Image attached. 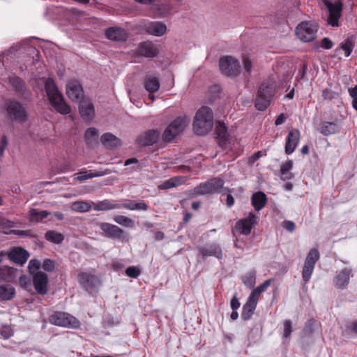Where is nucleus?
Segmentation results:
<instances>
[{
	"label": "nucleus",
	"instance_id": "1",
	"mask_svg": "<svg viewBox=\"0 0 357 357\" xmlns=\"http://www.w3.org/2000/svg\"><path fill=\"white\" fill-rule=\"evenodd\" d=\"M45 89L52 106L61 114L70 112V107L66 102L62 93L59 91L54 81L48 78L45 83Z\"/></svg>",
	"mask_w": 357,
	"mask_h": 357
},
{
	"label": "nucleus",
	"instance_id": "2",
	"mask_svg": "<svg viewBox=\"0 0 357 357\" xmlns=\"http://www.w3.org/2000/svg\"><path fill=\"white\" fill-rule=\"evenodd\" d=\"M213 126V114L207 106L202 107L196 113L193 121V129L198 135H204L211 130Z\"/></svg>",
	"mask_w": 357,
	"mask_h": 357
},
{
	"label": "nucleus",
	"instance_id": "3",
	"mask_svg": "<svg viewBox=\"0 0 357 357\" xmlns=\"http://www.w3.org/2000/svg\"><path fill=\"white\" fill-rule=\"evenodd\" d=\"M7 117L11 121L23 124L29 118L28 112L25 106L15 100H7L4 103Z\"/></svg>",
	"mask_w": 357,
	"mask_h": 357
},
{
	"label": "nucleus",
	"instance_id": "4",
	"mask_svg": "<svg viewBox=\"0 0 357 357\" xmlns=\"http://www.w3.org/2000/svg\"><path fill=\"white\" fill-rule=\"evenodd\" d=\"M190 123V119L185 116H179L172 121L162 134L164 141L170 142L176 136L182 133Z\"/></svg>",
	"mask_w": 357,
	"mask_h": 357
},
{
	"label": "nucleus",
	"instance_id": "5",
	"mask_svg": "<svg viewBox=\"0 0 357 357\" xmlns=\"http://www.w3.org/2000/svg\"><path fill=\"white\" fill-rule=\"evenodd\" d=\"M77 280L81 287L89 294L96 292L101 285L100 280L96 275L87 272L79 273Z\"/></svg>",
	"mask_w": 357,
	"mask_h": 357
},
{
	"label": "nucleus",
	"instance_id": "6",
	"mask_svg": "<svg viewBox=\"0 0 357 357\" xmlns=\"http://www.w3.org/2000/svg\"><path fill=\"white\" fill-rule=\"evenodd\" d=\"M324 3L328 11V24L333 27L339 26V20L342 16L343 0H336L334 3L328 0H324Z\"/></svg>",
	"mask_w": 357,
	"mask_h": 357
},
{
	"label": "nucleus",
	"instance_id": "7",
	"mask_svg": "<svg viewBox=\"0 0 357 357\" xmlns=\"http://www.w3.org/2000/svg\"><path fill=\"white\" fill-rule=\"evenodd\" d=\"M224 184L225 181L222 178L218 177L213 178L196 186L194 189V192L195 194L200 195L219 193L223 188Z\"/></svg>",
	"mask_w": 357,
	"mask_h": 357
},
{
	"label": "nucleus",
	"instance_id": "8",
	"mask_svg": "<svg viewBox=\"0 0 357 357\" xmlns=\"http://www.w3.org/2000/svg\"><path fill=\"white\" fill-rule=\"evenodd\" d=\"M319 257V252L317 248L310 249L307 253L302 270V278L305 284L310 281Z\"/></svg>",
	"mask_w": 357,
	"mask_h": 357
},
{
	"label": "nucleus",
	"instance_id": "9",
	"mask_svg": "<svg viewBox=\"0 0 357 357\" xmlns=\"http://www.w3.org/2000/svg\"><path fill=\"white\" fill-rule=\"evenodd\" d=\"M50 322L52 324L77 328L80 323L75 317L62 312H56L50 317Z\"/></svg>",
	"mask_w": 357,
	"mask_h": 357
},
{
	"label": "nucleus",
	"instance_id": "10",
	"mask_svg": "<svg viewBox=\"0 0 357 357\" xmlns=\"http://www.w3.org/2000/svg\"><path fill=\"white\" fill-rule=\"evenodd\" d=\"M317 26L312 22H304L296 29V35L301 41L307 43L312 41L316 38Z\"/></svg>",
	"mask_w": 357,
	"mask_h": 357
},
{
	"label": "nucleus",
	"instance_id": "11",
	"mask_svg": "<svg viewBox=\"0 0 357 357\" xmlns=\"http://www.w3.org/2000/svg\"><path fill=\"white\" fill-rule=\"evenodd\" d=\"M220 70L227 77H236L240 72V63L236 59L230 56L220 58Z\"/></svg>",
	"mask_w": 357,
	"mask_h": 357
},
{
	"label": "nucleus",
	"instance_id": "12",
	"mask_svg": "<svg viewBox=\"0 0 357 357\" xmlns=\"http://www.w3.org/2000/svg\"><path fill=\"white\" fill-rule=\"evenodd\" d=\"M99 227L109 238L119 239L122 242H128L129 240L128 234H126L125 231L116 225L101 222L99 224Z\"/></svg>",
	"mask_w": 357,
	"mask_h": 357
},
{
	"label": "nucleus",
	"instance_id": "13",
	"mask_svg": "<svg viewBox=\"0 0 357 357\" xmlns=\"http://www.w3.org/2000/svg\"><path fill=\"white\" fill-rule=\"evenodd\" d=\"M199 255L203 259L208 257H215L219 259L222 258V250L220 245L216 243H207L197 248Z\"/></svg>",
	"mask_w": 357,
	"mask_h": 357
},
{
	"label": "nucleus",
	"instance_id": "14",
	"mask_svg": "<svg viewBox=\"0 0 357 357\" xmlns=\"http://www.w3.org/2000/svg\"><path fill=\"white\" fill-rule=\"evenodd\" d=\"M258 217L250 213L248 217L238 220L235 225L236 229L241 234L248 235L252 227L257 223Z\"/></svg>",
	"mask_w": 357,
	"mask_h": 357
},
{
	"label": "nucleus",
	"instance_id": "15",
	"mask_svg": "<svg viewBox=\"0 0 357 357\" xmlns=\"http://www.w3.org/2000/svg\"><path fill=\"white\" fill-rule=\"evenodd\" d=\"M66 94L72 100L79 102L84 98V91L77 80L70 81L66 86Z\"/></svg>",
	"mask_w": 357,
	"mask_h": 357
},
{
	"label": "nucleus",
	"instance_id": "16",
	"mask_svg": "<svg viewBox=\"0 0 357 357\" xmlns=\"http://www.w3.org/2000/svg\"><path fill=\"white\" fill-rule=\"evenodd\" d=\"M159 50L155 45L149 41L143 42L139 44L135 54L139 56L147 58H153L158 56Z\"/></svg>",
	"mask_w": 357,
	"mask_h": 357
},
{
	"label": "nucleus",
	"instance_id": "17",
	"mask_svg": "<svg viewBox=\"0 0 357 357\" xmlns=\"http://www.w3.org/2000/svg\"><path fill=\"white\" fill-rule=\"evenodd\" d=\"M33 282L38 294L45 295L47 293L48 276L45 273H36L33 275Z\"/></svg>",
	"mask_w": 357,
	"mask_h": 357
},
{
	"label": "nucleus",
	"instance_id": "18",
	"mask_svg": "<svg viewBox=\"0 0 357 357\" xmlns=\"http://www.w3.org/2000/svg\"><path fill=\"white\" fill-rule=\"evenodd\" d=\"M105 34L107 39L116 42L126 41L128 37V33L125 29L116 26L107 28Z\"/></svg>",
	"mask_w": 357,
	"mask_h": 357
},
{
	"label": "nucleus",
	"instance_id": "19",
	"mask_svg": "<svg viewBox=\"0 0 357 357\" xmlns=\"http://www.w3.org/2000/svg\"><path fill=\"white\" fill-rule=\"evenodd\" d=\"M8 258L13 262L23 265L29 257V252L20 247L13 248L8 253Z\"/></svg>",
	"mask_w": 357,
	"mask_h": 357
},
{
	"label": "nucleus",
	"instance_id": "20",
	"mask_svg": "<svg viewBox=\"0 0 357 357\" xmlns=\"http://www.w3.org/2000/svg\"><path fill=\"white\" fill-rule=\"evenodd\" d=\"M300 139V132L298 130H291L287 137L285 144V153L287 155L292 153L296 149Z\"/></svg>",
	"mask_w": 357,
	"mask_h": 357
},
{
	"label": "nucleus",
	"instance_id": "21",
	"mask_svg": "<svg viewBox=\"0 0 357 357\" xmlns=\"http://www.w3.org/2000/svg\"><path fill=\"white\" fill-rule=\"evenodd\" d=\"M144 31L155 36H162L167 31L166 25L162 22H151L144 26Z\"/></svg>",
	"mask_w": 357,
	"mask_h": 357
},
{
	"label": "nucleus",
	"instance_id": "22",
	"mask_svg": "<svg viewBox=\"0 0 357 357\" xmlns=\"http://www.w3.org/2000/svg\"><path fill=\"white\" fill-rule=\"evenodd\" d=\"M79 114L84 121L90 122L95 116L93 104L88 101H82L79 107Z\"/></svg>",
	"mask_w": 357,
	"mask_h": 357
},
{
	"label": "nucleus",
	"instance_id": "23",
	"mask_svg": "<svg viewBox=\"0 0 357 357\" xmlns=\"http://www.w3.org/2000/svg\"><path fill=\"white\" fill-rule=\"evenodd\" d=\"M160 136V132L155 130H150L144 132L138 139L139 143L142 146H149L155 143Z\"/></svg>",
	"mask_w": 357,
	"mask_h": 357
},
{
	"label": "nucleus",
	"instance_id": "24",
	"mask_svg": "<svg viewBox=\"0 0 357 357\" xmlns=\"http://www.w3.org/2000/svg\"><path fill=\"white\" fill-rule=\"evenodd\" d=\"M258 301L248 296L247 302L243 305L241 313V318L248 321L252 317L256 309Z\"/></svg>",
	"mask_w": 357,
	"mask_h": 357
},
{
	"label": "nucleus",
	"instance_id": "25",
	"mask_svg": "<svg viewBox=\"0 0 357 357\" xmlns=\"http://www.w3.org/2000/svg\"><path fill=\"white\" fill-rule=\"evenodd\" d=\"M187 181L185 176H176L163 181L159 186V189L167 190L176 188L184 183Z\"/></svg>",
	"mask_w": 357,
	"mask_h": 357
},
{
	"label": "nucleus",
	"instance_id": "26",
	"mask_svg": "<svg viewBox=\"0 0 357 357\" xmlns=\"http://www.w3.org/2000/svg\"><path fill=\"white\" fill-rule=\"evenodd\" d=\"M351 270L349 268H344L341 271L335 278V286L340 289L345 288L349 282V275Z\"/></svg>",
	"mask_w": 357,
	"mask_h": 357
},
{
	"label": "nucleus",
	"instance_id": "27",
	"mask_svg": "<svg viewBox=\"0 0 357 357\" xmlns=\"http://www.w3.org/2000/svg\"><path fill=\"white\" fill-rule=\"evenodd\" d=\"M111 173V171L109 169H105L102 171L99 172H92V171H86V170H82L77 173V176L75 178L77 181H82L86 179L95 178V177H100L102 176L107 174H109Z\"/></svg>",
	"mask_w": 357,
	"mask_h": 357
},
{
	"label": "nucleus",
	"instance_id": "28",
	"mask_svg": "<svg viewBox=\"0 0 357 357\" xmlns=\"http://www.w3.org/2000/svg\"><path fill=\"white\" fill-rule=\"evenodd\" d=\"M84 139L86 144L94 148L98 144V131L96 128H88L84 133Z\"/></svg>",
	"mask_w": 357,
	"mask_h": 357
},
{
	"label": "nucleus",
	"instance_id": "29",
	"mask_svg": "<svg viewBox=\"0 0 357 357\" xmlns=\"http://www.w3.org/2000/svg\"><path fill=\"white\" fill-rule=\"evenodd\" d=\"M101 142L107 149H113L121 144V140L112 133L107 132L102 135Z\"/></svg>",
	"mask_w": 357,
	"mask_h": 357
},
{
	"label": "nucleus",
	"instance_id": "30",
	"mask_svg": "<svg viewBox=\"0 0 357 357\" xmlns=\"http://www.w3.org/2000/svg\"><path fill=\"white\" fill-rule=\"evenodd\" d=\"M215 132L217 135V137L220 140L221 146L226 144L229 139V135L227 131V128L225 126V123L222 122H218L216 126Z\"/></svg>",
	"mask_w": 357,
	"mask_h": 357
},
{
	"label": "nucleus",
	"instance_id": "31",
	"mask_svg": "<svg viewBox=\"0 0 357 357\" xmlns=\"http://www.w3.org/2000/svg\"><path fill=\"white\" fill-rule=\"evenodd\" d=\"M266 195L261 191L253 194L252 197V204L257 211H260L264 207L266 204Z\"/></svg>",
	"mask_w": 357,
	"mask_h": 357
},
{
	"label": "nucleus",
	"instance_id": "32",
	"mask_svg": "<svg viewBox=\"0 0 357 357\" xmlns=\"http://www.w3.org/2000/svg\"><path fill=\"white\" fill-rule=\"evenodd\" d=\"M144 87L149 93H155L160 88L158 77L153 75H148L144 80Z\"/></svg>",
	"mask_w": 357,
	"mask_h": 357
},
{
	"label": "nucleus",
	"instance_id": "33",
	"mask_svg": "<svg viewBox=\"0 0 357 357\" xmlns=\"http://www.w3.org/2000/svg\"><path fill=\"white\" fill-rule=\"evenodd\" d=\"M355 41L356 37L354 35L348 36L343 42L340 44V46L338 48H337L336 51H337L339 49L344 50L345 56L348 57L350 56L353 51Z\"/></svg>",
	"mask_w": 357,
	"mask_h": 357
},
{
	"label": "nucleus",
	"instance_id": "34",
	"mask_svg": "<svg viewBox=\"0 0 357 357\" xmlns=\"http://www.w3.org/2000/svg\"><path fill=\"white\" fill-rule=\"evenodd\" d=\"M15 294L14 287L9 284L0 285V301L12 299Z\"/></svg>",
	"mask_w": 357,
	"mask_h": 357
},
{
	"label": "nucleus",
	"instance_id": "35",
	"mask_svg": "<svg viewBox=\"0 0 357 357\" xmlns=\"http://www.w3.org/2000/svg\"><path fill=\"white\" fill-rule=\"evenodd\" d=\"M272 281L273 279L266 280L263 284L255 288L249 296L254 298L255 301H259L260 294L266 291V289L270 287Z\"/></svg>",
	"mask_w": 357,
	"mask_h": 357
},
{
	"label": "nucleus",
	"instance_id": "36",
	"mask_svg": "<svg viewBox=\"0 0 357 357\" xmlns=\"http://www.w3.org/2000/svg\"><path fill=\"white\" fill-rule=\"evenodd\" d=\"M257 93L271 100L275 93V89L272 84L264 82L260 85Z\"/></svg>",
	"mask_w": 357,
	"mask_h": 357
},
{
	"label": "nucleus",
	"instance_id": "37",
	"mask_svg": "<svg viewBox=\"0 0 357 357\" xmlns=\"http://www.w3.org/2000/svg\"><path fill=\"white\" fill-rule=\"evenodd\" d=\"M243 283L248 287L252 288L256 284V271L251 270L242 275Z\"/></svg>",
	"mask_w": 357,
	"mask_h": 357
},
{
	"label": "nucleus",
	"instance_id": "38",
	"mask_svg": "<svg viewBox=\"0 0 357 357\" xmlns=\"http://www.w3.org/2000/svg\"><path fill=\"white\" fill-rule=\"evenodd\" d=\"M115 208H120V206L117 203L109 200L100 202L94 206V209L96 211H108Z\"/></svg>",
	"mask_w": 357,
	"mask_h": 357
},
{
	"label": "nucleus",
	"instance_id": "39",
	"mask_svg": "<svg viewBox=\"0 0 357 357\" xmlns=\"http://www.w3.org/2000/svg\"><path fill=\"white\" fill-rule=\"evenodd\" d=\"M45 238L47 241L56 244L61 243L64 239L62 234L52 230L46 232Z\"/></svg>",
	"mask_w": 357,
	"mask_h": 357
},
{
	"label": "nucleus",
	"instance_id": "40",
	"mask_svg": "<svg viewBox=\"0 0 357 357\" xmlns=\"http://www.w3.org/2000/svg\"><path fill=\"white\" fill-rule=\"evenodd\" d=\"M30 216V221L31 222H40L43 219L46 218L49 213L47 211H40L35 208H32L29 212Z\"/></svg>",
	"mask_w": 357,
	"mask_h": 357
},
{
	"label": "nucleus",
	"instance_id": "41",
	"mask_svg": "<svg viewBox=\"0 0 357 357\" xmlns=\"http://www.w3.org/2000/svg\"><path fill=\"white\" fill-rule=\"evenodd\" d=\"M337 130V125L333 122H324L320 128V132L326 136L335 133Z\"/></svg>",
	"mask_w": 357,
	"mask_h": 357
},
{
	"label": "nucleus",
	"instance_id": "42",
	"mask_svg": "<svg viewBox=\"0 0 357 357\" xmlns=\"http://www.w3.org/2000/svg\"><path fill=\"white\" fill-rule=\"evenodd\" d=\"M10 84L17 92L23 93L25 89V84L21 78L19 77H10Z\"/></svg>",
	"mask_w": 357,
	"mask_h": 357
},
{
	"label": "nucleus",
	"instance_id": "43",
	"mask_svg": "<svg viewBox=\"0 0 357 357\" xmlns=\"http://www.w3.org/2000/svg\"><path fill=\"white\" fill-rule=\"evenodd\" d=\"M271 99L259 96L257 93L255 100V107L259 111H264L270 105Z\"/></svg>",
	"mask_w": 357,
	"mask_h": 357
},
{
	"label": "nucleus",
	"instance_id": "44",
	"mask_svg": "<svg viewBox=\"0 0 357 357\" xmlns=\"http://www.w3.org/2000/svg\"><path fill=\"white\" fill-rule=\"evenodd\" d=\"M13 270L8 266L0 267V282H8L13 279Z\"/></svg>",
	"mask_w": 357,
	"mask_h": 357
},
{
	"label": "nucleus",
	"instance_id": "45",
	"mask_svg": "<svg viewBox=\"0 0 357 357\" xmlns=\"http://www.w3.org/2000/svg\"><path fill=\"white\" fill-rule=\"evenodd\" d=\"M71 208L76 212L84 213L91 209V205L84 202H75L72 204Z\"/></svg>",
	"mask_w": 357,
	"mask_h": 357
},
{
	"label": "nucleus",
	"instance_id": "46",
	"mask_svg": "<svg viewBox=\"0 0 357 357\" xmlns=\"http://www.w3.org/2000/svg\"><path fill=\"white\" fill-rule=\"evenodd\" d=\"M114 220L117 224L126 227H132L134 225V222L131 218L121 215L114 216Z\"/></svg>",
	"mask_w": 357,
	"mask_h": 357
},
{
	"label": "nucleus",
	"instance_id": "47",
	"mask_svg": "<svg viewBox=\"0 0 357 357\" xmlns=\"http://www.w3.org/2000/svg\"><path fill=\"white\" fill-rule=\"evenodd\" d=\"M41 266V263L38 259H31L28 266L29 271L30 274L33 275L37 272H40L39 271L40 268Z\"/></svg>",
	"mask_w": 357,
	"mask_h": 357
},
{
	"label": "nucleus",
	"instance_id": "48",
	"mask_svg": "<svg viewBox=\"0 0 357 357\" xmlns=\"http://www.w3.org/2000/svg\"><path fill=\"white\" fill-rule=\"evenodd\" d=\"M322 97L324 100H332L338 98V93L330 89H325L322 91Z\"/></svg>",
	"mask_w": 357,
	"mask_h": 357
},
{
	"label": "nucleus",
	"instance_id": "49",
	"mask_svg": "<svg viewBox=\"0 0 357 357\" xmlns=\"http://www.w3.org/2000/svg\"><path fill=\"white\" fill-rule=\"evenodd\" d=\"M126 273L128 276L137 278L141 273V271L139 268L136 266H129L126 270Z\"/></svg>",
	"mask_w": 357,
	"mask_h": 357
},
{
	"label": "nucleus",
	"instance_id": "50",
	"mask_svg": "<svg viewBox=\"0 0 357 357\" xmlns=\"http://www.w3.org/2000/svg\"><path fill=\"white\" fill-rule=\"evenodd\" d=\"M43 268L47 272H52L55 268V263L50 259H45L42 264Z\"/></svg>",
	"mask_w": 357,
	"mask_h": 357
},
{
	"label": "nucleus",
	"instance_id": "51",
	"mask_svg": "<svg viewBox=\"0 0 357 357\" xmlns=\"http://www.w3.org/2000/svg\"><path fill=\"white\" fill-rule=\"evenodd\" d=\"M284 335L283 337L287 338L290 336L292 332L291 321L290 320H284Z\"/></svg>",
	"mask_w": 357,
	"mask_h": 357
},
{
	"label": "nucleus",
	"instance_id": "52",
	"mask_svg": "<svg viewBox=\"0 0 357 357\" xmlns=\"http://www.w3.org/2000/svg\"><path fill=\"white\" fill-rule=\"evenodd\" d=\"M243 64L245 71L250 75L252 70V61L247 56H243Z\"/></svg>",
	"mask_w": 357,
	"mask_h": 357
},
{
	"label": "nucleus",
	"instance_id": "53",
	"mask_svg": "<svg viewBox=\"0 0 357 357\" xmlns=\"http://www.w3.org/2000/svg\"><path fill=\"white\" fill-rule=\"evenodd\" d=\"M0 226L3 229H10L13 227L14 222L7 220L0 214Z\"/></svg>",
	"mask_w": 357,
	"mask_h": 357
},
{
	"label": "nucleus",
	"instance_id": "54",
	"mask_svg": "<svg viewBox=\"0 0 357 357\" xmlns=\"http://www.w3.org/2000/svg\"><path fill=\"white\" fill-rule=\"evenodd\" d=\"M282 226L283 228H284L287 231L289 232L294 231L296 229V225L294 222L291 220H284L282 222Z\"/></svg>",
	"mask_w": 357,
	"mask_h": 357
},
{
	"label": "nucleus",
	"instance_id": "55",
	"mask_svg": "<svg viewBox=\"0 0 357 357\" xmlns=\"http://www.w3.org/2000/svg\"><path fill=\"white\" fill-rule=\"evenodd\" d=\"M12 232L15 233V234L22 236V237H35L36 235L33 234V232L31 230H14Z\"/></svg>",
	"mask_w": 357,
	"mask_h": 357
},
{
	"label": "nucleus",
	"instance_id": "56",
	"mask_svg": "<svg viewBox=\"0 0 357 357\" xmlns=\"http://www.w3.org/2000/svg\"><path fill=\"white\" fill-rule=\"evenodd\" d=\"M8 145V139L6 135H3L0 139V156L3 155L4 151Z\"/></svg>",
	"mask_w": 357,
	"mask_h": 357
},
{
	"label": "nucleus",
	"instance_id": "57",
	"mask_svg": "<svg viewBox=\"0 0 357 357\" xmlns=\"http://www.w3.org/2000/svg\"><path fill=\"white\" fill-rule=\"evenodd\" d=\"M321 45L326 50H330L333 47V43L328 38H324Z\"/></svg>",
	"mask_w": 357,
	"mask_h": 357
},
{
	"label": "nucleus",
	"instance_id": "58",
	"mask_svg": "<svg viewBox=\"0 0 357 357\" xmlns=\"http://www.w3.org/2000/svg\"><path fill=\"white\" fill-rule=\"evenodd\" d=\"M293 167V162L291 160H287L280 167V172H290Z\"/></svg>",
	"mask_w": 357,
	"mask_h": 357
},
{
	"label": "nucleus",
	"instance_id": "59",
	"mask_svg": "<svg viewBox=\"0 0 357 357\" xmlns=\"http://www.w3.org/2000/svg\"><path fill=\"white\" fill-rule=\"evenodd\" d=\"M135 203L132 201H126L123 204H118V205L120 206V208H124L131 211H135Z\"/></svg>",
	"mask_w": 357,
	"mask_h": 357
},
{
	"label": "nucleus",
	"instance_id": "60",
	"mask_svg": "<svg viewBox=\"0 0 357 357\" xmlns=\"http://www.w3.org/2000/svg\"><path fill=\"white\" fill-rule=\"evenodd\" d=\"M230 306L232 310H237V309L240 307V302L236 297V295H234L231 300Z\"/></svg>",
	"mask_w": 357,
	"mask_h": 357
},
{
	"label": "nucleus",
	"instance_id": "61",
	"mask_svg": "<svg viewBox=\"0 0 357 357\" xmlns=\"http://www.w3.org/2000/svg\"><path fill=\"white\" fill-rule=\"evenodd\" d=\"M313 324L314 321L312 320H308L305 325L304 331L305 333L309 334H312L313 333Z\"/></svg>",
	"mask_w": 357,
	"mask_h": 357
},
{
	"label": "nucleus",
	"instance_id": "62",
	"mask_svg": "<svg viewBox=\"0 0 357 357\" xmlns=\"http://www.w3.org/2000/svg\"><path fill=\"white\" fill-rule=\"evenodd\" d=\"M148 205L144 202H140L135 204V210L137 211H146Z\"/></svg>",
	"mask_w": 357,
	"mask_h": 357
},
{
	"label": "nucleus",
	"instance_id": "63",
	"mask_svg": "<svg viewBox=\"0 0 357 357\" xmlns=\"http://www.w3.org/2000/svg\"><path fill=\"white\" fill-rule=\"evenodd\" d=\"M347 328L357 334V321H353L347 324Z\"/></svg>",
	"mask_w": 357,
	"mask_h": 357
},
{
	"label": "nucleus",
	"instance_id": "64",
	"mask_svg": "<svg viewBox=\"0 0 357 357\" xmlns=\"http://www.w3.org/2000/svg\"><path fill=\"white\" fill-rule=\"evenodd\" d=\"M349 93L353 100H357V85L349 89Z\"/></svg>",
	"mask_w": 357,
	"mask_h": 357
}]
</instances>
